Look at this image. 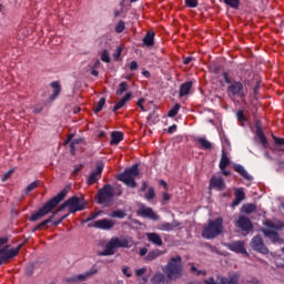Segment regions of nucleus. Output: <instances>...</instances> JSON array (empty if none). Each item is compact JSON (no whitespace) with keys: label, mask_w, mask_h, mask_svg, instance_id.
I'll return each instance as SVG.
<instances>
[{"label":"nucleus","mask_w":284,"mask_h":284,"mask_svg":"<svg viewBox=\"0 0 284 284\" xmlns=\"http://www.w3.org/2000/svg\"><path fill=\"white\" fill-rule=\"evenodd\" d=\"M51 88L53 89V94L51 95V101H54L59 94H61V84L57 81L51 82Z\"/></svg>","instance_id":"31"},{"label":"nucleus","mask_w":284,"mask_h":284,"mask_svg":"<svg viewBox=\"0 0 284 284\" xmlns=\"http://www.w3.org/2000/svg\"><path fill=\"white\" fill-rule=\"evenodd\" d=\"M190 90H192V81H186L180 85L179 94L180 97H187L190 94Z\"/></svg>","instance_id":"27"},{"label":"nucleus","mask_w":284,"mask_h":284,"mask_svg":"<svg viewBox=\"0 0 284 284\" xmlns=\"http://www.w3.org/2000/svg\"><path fill=\"white\" fill-rule=\"evenodd\" d=\"M236 116L241 123L245 122V113L242 110L237 111Z\"/></svg>","instance_id":"51"},{"label":"nucleus","mask_w":284,"mask_h":284,"mask_svg":"<svg viewBox=\"0 0 284 284\" xmlns=\"http://www.w3.org/2000/svg\"><path fill=\"white\" fill-rule=\"evenodd\" d=\"M129 88H130V85H128V82H121L119 84L118 90L115 91V94L118 97H121L123 94V92H128Z\"/></svg>","instance_id":"35"},{"label":"nucleus","mask_w":284,"mask_h":284,"mask_svg":"<svg viewBox=\"0 0 284 284\" xmlns=\"http://www.w3.org/2000/svg\"><path fill=\"white\" fill-rule=\"evenodd\" d=\"M245 200V191L243 189H235V199L232 202V207H236V205L241 204V201Z\"/></svg>","instance_id":"25"},{"label":"nucleus","mask_w":284,"mask_h":284,"mask_svg":"<svg viewBox=\"0 0 284 284\" xmlns=\"http://www.w3.org/2000/svg\"><path fill=\"white\" fill-rule=\"evenodd\" d=\"M133 245L134 242L130 237H112L100 256H112L118 247H132Z\"/></svg>","instance_id":"2"},{"label":"nucleus","mask_w":284,"mask_h":284,"mask_svg":"<svg viewBox=\"0 0 284 284\" xmlns=\"http://www.w3.org/2000/svg\"><path fill=\"white\" fill-rule=\"evenodd\" d=\"M165 281V276L161 273H156L153 277H152V283L153 284H161Z\"/></svg>","instance_id":"39"},{"label":"nucleus","mask_w":284,"mask_h":284,"mask_svg":"<svg viewBox=\"0 0 284 284\" xmlns=\"http://www.w3.org/2000/svg\"><path fill=\"white\" fill-rule=\"evenodd\" d=\"M273 141L275 143V148L273 149L274 152H277V154H284V138L273 136Z\"/></svg>","instance_id":"26"},{"label":"nucleus","mask_w":284,"mask_h":284,"mask_svg":"<svg viewBox=\"0 0 284 284\" xmlns=\"http://www.w3.org/2000/svg\"><path fill=\"white\" fill-rule=\"evenodd\" d=\"M8 243V240L6 237L0 239V247L6 245Z\"/></svg>","instance_id":"61"},{"label":"nucleus","mask_w":284,"mask_h":284,"mask_svg":"<svg viewBox=\"0 0 284 284\" xmlns=\"http://www.w3.org/2000/svg\"><path fill=\"white\" fill-rule=\"evenodd\" d=\"M223 79H224L225 83H232V79H230V74H227V72L223 73Z\"/></svg>","instance_id":"57"},{"label":"nucleus","mask_w":284,"mask_h":284,"mask_svg":"<svg viewBox=\"0 0 284 284\" xmlns=\"http://www.w3.org/2000/svg\"><path fill=\"white\" fill-rule=\"evenodd\" d=\"M101 61H103L104 63H110V53L108 52V50L102 51Z\"/></svg>","instance_id":"45"},{"label":"nucleus","mask_w":284,"mask_h":284,"mask_svg":"<svg viewBox=\"0 0 284 284\" xmlns=\"http://www.w3.org/2000/svg\"><path fill=\"white\" fill-rule=\"evenodd\" d=\"M121 189L114 190L112 185L106 184L98 192V203H100V205H110L114 196H121Z\"/></svg>","instance_id":"5"},{"label":"nucleus","mask_w":284,"mask_h":284,"mask_svg":"<svg viewBox=\"0 0 284 284\" xmlns=\"http://www.w3.org/2000/svg\"><path fill=\"white\" fill-rule=\"evenodd\" d=\"M224 3L226 6H230V8L239 10V7L241 6V0H224Z\"/></svg>","instance_id":"38"},{"label":"nucleus","mask_w":284,"mask_h":284,"mask_svg":"<svg viewBox=\"0 0 284 284\" xmlns=\"http://www.w3.org/2000/svg\"><path fill=\"white\" fill-rule=\"evenodd\" d=\"M138 214H140V216H145L146 219H151V221H159V215H156V213H154V211L150 207L143 206L138 211Z\"/></svg>","instance_id":"21"},{"label":"nucleus","mask_w":284,"mask_h":284,"mask_svg":"<svg viewBox=\"0 0 284 284\" xmlns=\"http://www.w3.org/2000/svg\"><path fill=\"white\" fill-rule=\"evenodd\" d=\"M122 273L124 274V276H126L128 278H130L132 276V271L130 270V267H123L122 268Z\"/></svg>","instance_id":"52"},{"label":"nucleus","mask_w":284,"mask_h":284,"mask_svg":"<svg viewBox=\"0 0 284 284\" xmlns=\"http://www.w3.org/2000/svg\"><path fill=\"white\" fill-rule=\"evenodd\" d=\"M181 223L173 221L172 223L163 222L159 224L158 230H161V232H172V230H175V227H179Z\"/></svg>","instance_id":"23"},{"label":"nucleus","mask_w":284,"mask_h":284,"mask_svg":"<svg viewBox=\"0 0 284 284\" xmlns=\"http://www.w3.org/2000/svg\"><path fill=\"white\" fill-rule=\"evenodd\" d=\"M94 274H97V270L89 271L87 273H82V274H78V275H73L71 277H68L65 280V283H82L83 281H88V278H90V276H94Z\"/></svg>","instance_id":"14"},{"label":"nucleus","mask_w":284,"mask_h":284,"mask_svg":"<svg viewBox=\"0 0 284 284\" xmlns=\"http://www.w3.org/2000/svg\"><path fill=\"white\" fill-rule=\"evenodd\" d=\"M234 171L241 174L243 179H246V181H252V175H250V173L246 172L245 168L237 164L234 166Z\"/></svg>","instance_id":"30"},{"label":"nucleus","mask_w":284,"mask_h":284,"mask_svg":"<svg viewBox=\"0 0 284 284\" xmlns=\"http://www.w3.org/2000/svg\"><path fill=\"white\" fill-rule=\"evenodd\" d=\"M160 185H163L164 190H168V182L160 180Z\"/></svg>","instance_id":"63"},{"label":"nucleus","mask_w":284,"mask_h":284,"mask_svg":"<svg viewBox=\"0 0 284 284\" xmlns=\"http://www.w3.org/2000/svg\"><path fill=\"white\" fill-rule=\"evenodd\" d=\"M51 222H52V217L42 221L40 224L36 226L34 232H37V230H41V227H43L44 225H48V223H51Z\"/></svg>","instance_id":"48"},{"label":"nucleus","mask_w":284,"mask_h":284,"mask_svg":"<svg viewBox=\"0 0 284 284\" xmlns=\"http://www.w3.org/2000/svg\"><path fill=\"white\" fill-rule=\"evenodd\" d=\"M179 110H181V104H175L168 113V116L174 118L179 114Z\"/></svg>","instance_id":"40"},{"label":"nucleus","mask_w":284,"mask_h":284,"mask_svg":"<svg viewBox=\"0 0 284 284\" xmlns=\"http://www.w3.org/2000/svg\"><path fill=\"white\" fill-rule=\"evenodd\" d=\"M183 63H184V65L192 63V58H185Z\"/></svg>","instance_id":"62"},{"label":"nucleus","mask_w":284,"mask_h":284,"mask_svg":"<svg viewBox=\"0 0 284 284\" xmlns=\"http://www.w3.org/2000/svg\"><path fill=\"white\" fill-rule=\"evenodd\" d=\"M168 278L171 281H176V278H181L183 276V264L181 255H178L175 257H172L164 270Z\"/></svg>","instance_id":"4"},{"label":"nucleus","mask_w":284,"mask_h":284,"mask_svg":"<svg viewBox=\"0 0 284 284\" xmlns=\"http://www.w3.org/2000/svg\"><path fill=\"white\" fill-rule=\"evenodd\" d=\"M163 252L161 250H154L149 252V254L146 255V261H154L156 258H159V256H162Z\"/></svg>","instance_id":"33"},{"label":"nucleus","mask_w":284,"mask_h":284,"mask_svg":"<svg viewBox=\"0 0 284 284\" xmlns=\"http://www.w3.org/2000/svg\"><path fill=\"white\" fill-rule=\"evenodd\" d=\"M230 165V158L227 156V153L225 151H222V156L220 160V170H225Z\"/></svg>","instance_id":"32"},{"label":"nucleus","mask_w":284,"mask_h":284,"mask_svg":"<svg viewBox=\"0 0 284 284\" xmlns=\"http://www.w3.org/2000/svg\"><path fill=\"white\" fill-rule=\"evenodd\" d=\"M251 247L255 252H260V254H270V250L267 248V246H265V243H263V239L258 235L252 239Z\"/></svg>","instance_id":"12"},{"label":"nucleus","mask_w":284,"mask_h":284,"mask_svg":"<svg viewBox=\"0 0 284 284\" xmlns=\"http://www.w3.org/2000/svg\"><path fill=\"white\" fill-rule=\"evenodd\" d=\"M143 77H145L146 79H150V71H143L142 72Z\"/></svg>","instance_id":"64"},{"label":"nucleus","mask_w":284,"mask_h":284,"mask_svg":"<svg viewBox=\"0 0 284 284\" xmlns=\"http://www.w3.org/2000/svg\"><path fill=\"white\" fill-rule=\"evenodd\" d=\"M223 233V217H217L214 221H210L207 226L204 227L202 236L204 239H215L219 234Z\"/></svg>","instance_id":"6"},{"label":"nucleus","mask_w":284,"mask_h":284,"mask_svg":"<svg viewBox=\"0 0 284 284\" xmlns=\"http://www.w3.org/2000/svg\"><path fill=\"white\" fill-rule=\"evenodd\" d=\"M257 136L260 139V142L264 148H267V138H265V134L263 132H257Z\"/></svg>","instance_id":"46"},{"label":"nucleus","mask_w":284,"mask_h":284,"mask_svg":"<svg viewBox=\"0 0 284 284\" xmlns=\"http://www.w3.org/2000/svg\"><path fill=\"white\" fill-rule=\"evenodd\" d=\"M130 70L134 71L139 68V64L136 63V61H132L129 65Z\"/></svg>","instance_id":"56"},{"label":"nucleus","mask_w":284,"mask_h":284,"mask_svg":"<svg viewBox=\"0 0 284 284\" xmlns=\"http://www.w3.org/2000/svg\"><path fill=\"white\" fill-rule=\"evenodd\" d=\"M143 103H145V99H139L138 106L141 109L142 112H145V106H143Z\"/></svg>","instance_id":"54"},{"label":"nucleus","mask_w":284,"mask_h":284,"mask_svg":"<svg viewBox=\"0 0 284 284\" xmlns=\"http://www.w3.org/2000/svg\"><path fill=\"white\" fill-rule=\"evenodd\" d=\"M116 222L114 220L102 219L95 222H91L89 227H95L97 230H112Z\"/></svg>","instance_id":"11"},{"label":"nucleus","mask_w":284,"mask_h":284,"mask_svg":"<svg viewBox=\"0 0 284 284\" xmlns=\"http://www.w3.org/2000/svg\"><path fill=\"white\" fill-rule=\"evenodd\" d=\"M65 207L69 209L71 214H74V212H81L85 210V200L78 196H72L65 203H63L57 212H61L62 210H65Z\"/></svg>","instance_id":"9"},{"label":"nucleus","mask_w":284,"mask_h":284,"mask_svg":"<svg viewBox=\"0 0 284 284\" xmlns=\"http://www.w3.org/2000/svg\"><path fill=\"white\" fill-rule=\"evenodd\" d=\"M21 250V245H19L16 248H9L6 246L4 248L0 250V265H3V263H8L9 258H14L17 254H19Z\"/></svg>","instance_id":"10"},{"label":"nucleus","mask_w":284,"mask_h":284,"mask_svg":"<svg viewBox=\"0 0 284 284\" xmlns=\"http://www.w3.org/2000/svg\"><path fill=\"white\" fill-rule=\"evenodd\" d=\"M65 191H61L58 195L47 202L37 213L32 214L30 221H39V219H43V216L50 214V212L54 210L63 199H65Z\"/></svg>","instance_id":"3"},{"label":"nucleus","mask_w":284,"mask_h":284,"mask_svg":"<svg viewBox=\"0 0 284 284\" xmlns=\"http://www.w3.org/2000/svg\"><path fill=\"white\" fill-rule=\"evenodd\" d=\"M110 216H112V219H125V212L118 210V211H113Z\"/></svg>","instance_id":"41"},{"label":"nucleus","mask_w":284,"mask_h":284,"mask_svg":"<svg viewBox=\"0 0 284 284\" xmlns=\"http://www.w3.org/2000/svg\"><path fill=\"white\" fill-rule=\"evenodd\" d=\"M94 274H97V270L89 271L87 273H82V274H78V275H73L71 277H68L65 280V283H82L83 281H88V278H90V276H94Z\"/></svg>","instance_id":"15"},{"label":"nucleus","mask_w":284,"mask_h":284,"mask_svg":"<svg viewBox=\"0 0 284 284\" xmlns=\"http://www.w3.org/2000/svg\"><path fill=\"white\" fill-rule=\"evenodd\" d=\"M187 8H196L199 6V0H185Z\"/></svg>","instance_id":"49"},{"label":"nucleus","mask_w":284,"mask_h":284,"mask_svg":"<svg viewBox=\"0 0 284 284\" xmlns=\"http://www.w3.org/2000/svg\"><path fill=\"white\" fill-rule=\"evenodd\" d=\"M139 174V165L134 164L130 169H126L123 173L118 176L119 181H122L129 187H136V176Z\"/></svg>","instance_id":"8"},{"label":"nucleus","mask_w":284,"mask_h":284,"mask_svg":"<svg viewBox=\"0 0 284 284\" xmlns=\"http://www.w3.org/2000/svg\"><path fill=\"white\" fill-rule=\"evenodd\" d=\"M123 30H125V22L120 21L115 27V32H118V34H121Z\"/></svg>","instance_id":"47"},{"label":"nucleus","mask_w":284,"mask_h":284,"mask_svg":"<svg viewBox=\"0 0 284 284\" xmlns=\"http://www.w3.org/2000/svg\"><path fill=\"white\" fill-rule=\"evenodd\" d=\"M103 105H105V98H101L99 102L94 105L93 111L95 114H99L101 110H103Z\"/></svg>","instance_id":"36"},{"label":"nucleus","mask_w":284,"mask_h":284,"mask_svg":"<svg viewBox=\"0 0 284 284\" xmlns=\"http://www.w3.org/2000/svg\"><path fill=\"white\" fill-rule=\"evenodd\" d=\"M121 52H122V49H121V47H118V49H116V53H115V59H119L120 57H121Z\"/></svg>","instance_id":"60"},{"label":"nucleus","mask_w":284,"mask_h":284,"mask_svg":"<svg viewBox=\"0 0 284 284\" xmlns=\"http://www.w3.org/2000/svg\"><path fill=\"white\" fill-rule=\"evenodd\" d=\"M123 141V133L114 131L111 133V145H119V142Z\"/></svg>","instance_id":"29"},{"label":"nucleus","mask_w":284,"mask_h":284,"mask_svg":"<svg viewBox=\"0 0 284 284\" xmlns=\"http://www.w3.org/2000/svg\"><path fill=\"white\" fill-rule=\"evenodd\" d=\"M13 172H14L13 170H10V171H8L4 175H2V179H1L2 183H6V181H7L8 179H10V176H12V173H13Z\"/></svg>","instance_id":"53"},{"label":"nucleus","mask_w":284,"mask_h":284,"mask_svg":"<svg viewBox=\"0 0 284 284\" xmlns=\"http://www.w3.org/2000/svg\"><path fill=\"white\" fill-rule=\"evenodd\" d=\"M143 43L146 48H152L154 45V32L149 31L143 38Z\"/></svg>","instance_id":"28"},{"label":"nucleus","mask_w":284,"mask_h":284,"mask_svg":"<svg viewBox=\"0 0 284 284\" xmlns=\"http://www.w3.org/2000/svg\"><path fill=\"white\" fill-rule=\"evenodd\" d=\"M242 210L245 214H252V212H256V205L254 204H244Z\"/></svg>","instance_id":"37"},{"label":"nucleus","mask_w":284,"mask_h":284,"mask_svg":"<svg viewBox=\"0 0 284 284\" xmlns=\"http://www.w3.org/2000/svg\"><path fill=\"white\" fill-rule=\"evenodd\" d=\"M263 225L266 229H262V232L266 239H270L272 243H283V239L278 235V232L284 229V222L281 220H264Z\"/></svg>","instance_id":"1"},{"label":"nucleus","mask_w":284,"mask_h":284,"mask_svg":"<svg viewBox=\"0 0 284 284\" xmlns=\"http://www.w3.org/2000/svg\"><path fill=\"white\" fill-rule=\"evenodd\" d=\"M174 132H176V124L169 128V134H174Z\"/></svg>","instance_id":"58"},{"label":"nucleus","mask_w":284,"mask_h":284,"mask_svg":"<svg viewBox=\"0 0 284 284\" xmlns=\"http://www.w3.org/2000/svg\"><path fill=\"white\" fill-rule=\"evenodd\" d=\"M146 239L150 243L156 245L158 247H161V245H163V239H161V235H159L158 233H146Z\"/></svg>","instance_id":"24"},{"label":"nucleus","mask_w":284,"mask_h":284,"mask_svg":"<svg viewBox=\"0 0 284 284\" xmlns=\"http://www.w3.org/2000/svg\"><path fill=\"white\" fill-rule=\"evenodd\" d=\"M132 99V92H126L122 99H120L113 106V112H116L118 110H121L122 108H125V103Z\"/></svg>","instance_id":"22"},{"label":"nucleus","mask_w":284,"mask_h":284,"mask_svg":"<svg viewBox=\"0 0 284 284\" xmlns=\"http://www.w3.org/2000/svg\"><path fill=\"white\" fill-rule=\"evenodd\" d=\"M210 187L219 190V192H223V190H225V182L223 181V178L213 175L210 181Z\"/></svg>","instance_id":"17"},{"label":"nucleus","mask_w":284,"mask_h":284,"mask_svg":"<svg viewBox=\"0 0 284 284\" xmlns=\"http://www.w3.org/2000/svg\"><path fill=\"white\" fill-rule=\"evenodd\" d=\"M145 254H148V248L145 247L140 248V256H145Z\"/></svg>","instance_id":"59"},{"label":"nucleus","mask_w":284,"mask_h":284,"mask_svg":"<svg viewBox=\"0 0 284 284\" xmlns=\"http://www.w3.org/2000/svg\"><path fill=\"white\" fill-rule=\"evenodd\" d=\"M38 187H39V181H34L27 186L26 192L27 193L33 192V190H37Z\"/></svg>","instance_id":"43"},{"label":"nucleus","mask_w":284,"mask_h":284,"mask_svg":"<svg viewBox=\"0 0 284 284\" xmlns=\"http://www.w3.org/2000/svg\"><path fill=\"white\" fill-rule=\"evenodd\" d=\"M191 272H192L193 274H195V276H201V274H202V275H205V271H199V270L196 268V266H192V267H191Z\"/></svg>","instance_id":"50"},{"label":"nucleus","mask_w":284,"mask_h":284,"mask_svg":"<svg viewBox=\"0 0 284 284\" xmlns=\"http://www.w3.org/2000/svg\"><path fill=\"white\" fill-rule=\"evenodd\" d=\"M236 226L241 229L242 232H252L254 226L252 225V221L246 216H240L236 221Z\"/></svg>","instance_id":"16"},{"label":"nucleus","mask_w":284,"mask_h":284,"mask_svg":"<svg viewBox=\"0 0 284 284\" xmlns=\"http://www.w3.org/2000/svg\"><path fill=\"white\" fill-rule=\"evenodd\" d=\"M197 143H200L203 150H212V142L207 141L205 138H199Z\"/></svg>","instance_id":"34"},{"label":"nucleus","mask_w":284,"mask_h":284,"mask_svg":"<svg viewBox=\"0 0 284 284\" xmlns=\"http://www.w3.org/2000/svg\"><path fill=\"white\" fill-rule=\"evenodd\" d=\"M227 97L231 101H236V99L244 101L247 97V89L243 85V82L234 81L227 87Z\"/></svg>","instance_id":"7"},{"label":"nucleus","mask_w":284,"mask_h":284,"mask_svg":"<svg viewBox=\"0 0 284 284\" xmlns=\"http://www.w3.org/2000/svg\"><path fill=\"white\" fill-rule=\"evenodd\" d=\"M72 139H74V135L69 134L64 142V145H68V143H70V141H71L70 150H71V153L74 154V151L79 150L80 145H83V139H74V140H72Z\"/></svg>","instance_id":"19"},{"label":"nucleus","mask_w":284,"mask_h":284,"mask_svg":"<svg viewBox=\"0 0 284 284\" xmlns=\"http://www.w3.org/2000/svg\"><path fill=\"white\" fill-rule=\"evenodd\" d=\"M103 172V164H98L97 170L93 171L89 178H88V183L89 185H94L95 181H99L101 179V173Z\"/></svg>","instance_id":"20"},{"label":"nucleus","mask_w":284,"mask_h":284,"mask_svg":"<svg viewBox=\"0 0 284 284\" xmlns=\"http://www.w3.org/2000/svg\"><path fill=\"white\" fill-rule=\"evenodd\" d=\"M144 274H148V267H142V268L135 270L136 278H141L142 276H144Z\"/></svg>","instance_id":"44"},{"label":"nucleus","mask_w":284,"mask_h":284,"mask_svg":"<svg viewBox=\"0 0 284 284\" xmlns=\"http://www.w3.org/2000/svg\"><path fill=\"white\" fill-rule=\"evenodd\" d=\"M227 247L229 250H231V252H235L236 254H247V251L245 250V242L243 241L227 244Z\"/></svg>","instance_id":"18"},{"label":"nucleus","mask_w":284,"mask_h":284,"mask_svg":"<svg viewBox=\"0 0 284 284\" xmlns=\"http://www.w3.org/2000/svg\"><path fill=\"white\" fill-rule=\"evenodd\" d=\"M205 284H239V274H233L230 277H221L220 283L210 277L204 281Z\"/></svg>","instance_id":"13"},{"label":"nucleus","mask_w":284,"mask_h":284,"mask_svg":"<svg viewBox=\"0 0 284 284\" xmlns=\"http://www.w3.org/2000/svg\"><path fill=\"white\" fill-rule=\"evenodd\" d=\"M154 196H156V193L154 192V187H150L148 193L144 195V199H146V201H152Z\"/></svg>","instance_id":"42"},{"label":"nucleus","mask_w":284,"mask_h":284,"mask_svg":"<svg viewBox=\"0 0 284 284\" xmlns=\"http://www.w3.org/2000/svg\"><path fill=\"white\" fill-rule=\"evenodd\" d=\"M101 213H92L88 219H87V223L90 221H94V219H97V216H99Z\"/></svg>","instance_id":"55"}]
</instances>
